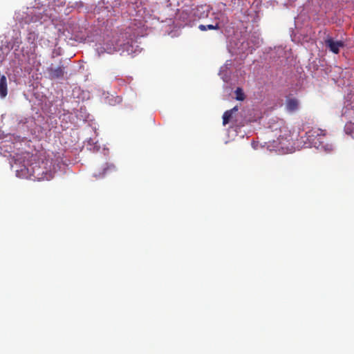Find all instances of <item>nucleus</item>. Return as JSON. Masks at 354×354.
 Listing matches in <instances>:
<instances>
[{"label":"nucleus","mask_w":354,"mask_h":354,"mask_svg":"<svg viewBox=\"0 0 354 354\" xmlns=\"http://www.w3.org/2000/svg\"><path fill=\"white\" fill-rule=\"evenodd\" d=\"M8 94L7 80L5 75L0 77V97L4 98Z\"/></svg>","instance_id":"7"},{"label":"nucleus","mask_w":354,"mask_h":354,"mask_svg":"<svg viewBox=\"0 0 354 354\" xmlns=\"http://www.w3.org/2000/svg\"><path fill=\"white\" fill-rule=\"evenodd\" d=\"M299 102L295 98L288 99L286 101V107L289 111L293 112L298 109Z\"/></svg>","instance_id":"8"},{"label":"nucleus","mask_w":354,"mask_h":354,"mask_svg":"<svg viewBox=\"0 0 354 354\" xmlns=\"http://www.w3.org/2000/svg\"><path fill=\"white\" fill-rule=\"evenodd\" d=\"M47 71L51 80L63 78L65 74L64 67L60 66L56 68L51 66L47 68Z\"/></svg>","instance_id":"5"},{"label":"nucleus","mask_w":354,"mask_h":354,"mask_svg":"<svg viewBox=\"0 0 354 354\" xmlns=\"http://www.w3.org/2000/svg\"><path fill=\"white\" fill-rule=\"evenodd\" d=\"M308 140L314 145L316 148L323 147L322 140L325 136L324 131L322 129L311 130L307 133Z\"/></svg>","instance_id":"3"},{"label":"nucleus","mask_w":354,"mask_h":354,"mask_svg":"<svg viewBox=\"0 0 354 354\" xmlns=\"http://www.w3.org/2000/svg\"><path fill=\"white\" fill-rule=\"evenodd\" d=\"M345 133L353 138L354 135V122H348L344 126Z\"/></svg>","instance_id":"10"},{"label":"nucleus","mask_w":354,"mask_h":354,"mask_svg":"<svg viewBox=\"0 0 354 354\" xmlns=\"http://www.w3.org/2000/svg\"><path fill=\"white\" fill-rule=\"evenodd\" d=\"M53 165L51 160H42L41 162L35 164L32 167V175L39 180H50L54 176L53 171Z\"/></svg>","instance_id":"1"},{"label":"nucleus","mask_w":354,"mask_h":354,"mask_svg":"<svg viewBox=\"0 0 354 354\" xmlns=\"http://www.w3.org/2000/svg\"><path fill=\"white\" fill-rule=\"evenodd\" d=\"M236 99L239 101H243L245 100V94L242 90V88L238 87L235 90Z\"/></svg>","instance_id":"12"},{"label":"nucleus","mask_w":354,"mask_h":354,"mask_svg":"<svg viewBox=\"0 0 354 354\" xmlns=\"http://www.w3.org/2000/svg\"><path fill=\"white\" fill-rule=\"evenodd\" d=\"M238 111V107L236 106L230 110L226 111L223 115V124L226 125L232 118L234 112Z\"/></svg>","instance_id":"9"},{"label":"nucleus","mask_w":354,"mask_h":354,"mask_svg":"<svg viewBox=\"0 0 354 354\" xmlns=\"http://www.w3.org/2000/svg\"><path fill=\"white\" fill-rule=\"evenodd\" d=\"M292 137L290 132L284 129L283 135H279L276 140H273V147L276 151L287 152L292 148Z\"/></svg>","instance_id":"2"},{"label":"nucleus","mask_w":354,"mask_h":354,"mask_svg":"<svg viewBox=\"0 0 354 354\" xmlns=\"http://www.w3.org/2000/svg\"><path fill=\"white\" fill-rule=\"evenodd\" d=\"M325 45L330 51L335 54H338L339 53V49L344 47L345 44L344 41L342 40L335 41L333 38L328 37L325 39Z\"/></svg>","instance_id":"4"},{"label":"nucleus","mask_w":354,"mask_h":354,"mask_svg":"<svg viewBox=\"0 0 354 354\" xmlns=\"http://www.w3.org/2000/svg\"><path fill=\"white\" fill-rule=\"evenodd\" d=\"M198 28L201 31H206L207 30H218L220 28L218 24H216V25H203L201 24L198 26Z\"/></svg>","instance_id":"11"},{"label":"nucleus","mask_w":354,"mask_h":354,"mask_svg":"<svg viewBox=\"0 0 354 354\" xmlns=\"http://www.w3.org/2000/svg\"><path fill=\"white\" fill-rule=\"evenodd\" d=\"M116 170L114 165L106 163L102 169V172H100L98 174H95L94 175L95 177L103 178L115 172Z\"/></svg>","instance_id":"6"}]
</instances>
